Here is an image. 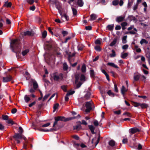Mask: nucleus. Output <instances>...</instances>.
Returning <instances> with one entry per match:
<instances>
[{
  "mask_svg": "<svg viewBox=\"0 0 150 150\" xmlns=\"http://www.w3.org/2000/svg\"><path fill=\"white\" fill-rule=\"evenodd\" d=\"M10 47L12 52L16 53V57H19V53L21 49L20 41L17 39L11 40L10 43Z\"/></svg>",
  "mask_w": 150,
  "mask_h": 150,
  "instance_id": "f257e3e1",
  "label": "nucleus"
},
{
  "mask_svg": "<svg viewBox=\"0 0 150 150\" xmlns=\"http://www.w3.org/2000/svg\"><path fill=\"white\" fill-rule=\"evenodd\" d=\"M57 119L59 121H64V122H67L70 120L76 118V117H73L66 118L64 116H58L56 117Z\"/></svg>",
  "mask_w": 150,
  "mask_h": 150,
  "instance_id": "f03ea898",
  "label": "nucleus"
},
{
  "mask_svg": "<svg viewBox=\"0 0 150 150\" xmlns=\"http://www.w3.org/2000/svg\"><path fill=\"white\" fill-rule=\"evenodd\" d=\"M85 106L86 109L85 110V112L86 113L90 112L92 109V104L91 101L86 102L85 103Z\"/></svg>",
  "mask_w": 150,
  "mask_h": 150,
  "instance_id": "7ed1b4c3",
  "label": "nucleus"
},
{
  "mask_svg": "<svg viewBox=\"0 0 150 150\" xmlns=\"http://www.w3.org/2000/svg\"><path fill=\"white\" fill-rule=\"evenodd\" d=\"M77 125L74 126L73 129L74 130L76 129L78 131L82 129V127L81 125V122L79 121L76 122Z\"/></svg>",
  "mask_w": 150,
  "mask_h": 150,
  "instance_id": "20e7f679",
  "label": "nucleus"
},
{
  "mask_svg": "<svg viewBox=\"0 0 150 150\" xmlns=\"http://www.w3.org/2000/svg\"><path fill=\"white\" fill-rule=\"evenodd\" d=\"M125 18V15H124L123 16H117L116 17L115 19V20L118 23H120L124 21Z\"/></svg>",
  "mask_w": 150,
  "mask_h": 150,
  "instance_id": "39448f33",
  "label": "nucleus"
},
{
  "mask_svg": "<svg viewBox=\"0 0 150 150\" xmlns=\"http://www.w3.org/2000/svg\"><path fill=\"white\" fill-rule=\"evenodd\" d=\"M140 130L138 128H132L129 130V132L132 134H134L137 132H139Z\"/></svg>",
  "mask_w": 150,
  "mask_h": 150,
  "instance_id": "423d86ee",
  "label": "nucleus"
},
{
  "mask_svg": "<svg viewBox=\"0 0 150 150\" xmlns=\"http://www.w3.org/2000/svg\"><path fill=\"white\" fill-rule=\"evenodd\" d=\"M12 137L14 139H22L21 134L18 133H15V134Z\"/></svg>",
  "mask_w": 150,
  "mask_h": 150,
  "instance_id": "0eeeda50",
  "label": "nucleus"
},
{
  "mask_svg": "<svg viewBox=\"0 0 150 150\" xmlns=\"http://www.w3.org/2000/svg\"><path fill=\"white\" fill-rule=\"evenodd\" d=\"M12 76L10 75L6 77H3V81L4 82H8L11 81L12 79Z\"/></svg>",
  "mask_w": 150,
  "mask_h": 150,
  "instance_id": "6e6552de",
  "label": "nucleus"
},
{
  "mask_svg": "<svg viewBox=\"0 0 150 150\" xmlns=\"http://www.w3.org/2000/svg\"><path fill=\"white\" fill-rule=\"evenodd\" d=\"M88 127L92 134H95L94 132L95 127H94L92 125H88Z\"/></svg>",
  "mask_w": 150,
  "mask_h": 150,
  "instance_id": "1a4fd4ad",
  "label": "nucleus"
},
{
  "mask_svg": "<svg viewBox=\"0 0 150 150\" xmlns=\"http://www.w3.org/2000/svg\"><path fill=\"white\" fill-rule=\"evenodd\" d=\"M23 35L24 36L28 35L32 36L34 35V34L32 32L28 30L24 32H23Z\"/></svg>",
  "mask_w": 150,
  "mask_h": 150,
  "instance_id": "9d476101",
  "label": "nucleus"
},
{
  "mask_svg": "<svg viewBox=\"0 0 150 150\" xmlns=\"http://www.w3.org/2000/svg\"><path fill=\"white\" fill-rule=\"evenodd\" d=\"M127 89H126L125 88L124 86H122L121 90V92L124 97L125 96V92H127Z\"/></svg>",
  "mask_w": 150,
  "mask_h": 150,
  "instance_id": "9b49d317",
  "label": "nucleus"
},
{
  "mask_svg": "<svg viewBox=\"0 0 150 150\" xmlns=\"http://www.w3.org/2000/svg\"><path fill=\"white\" fill-rule=\"evenodd\" d=\"M97 16L95 14H92L90 16V21H92L95 20L97 17Z\"/></svg>",
  "mask_w": 150,
  "mask_h": 150,
  "instance_id": "f8f14e48",
  "label": "nucleus"
},
{
  "mask_svg": "<svg viewBox=\"0 0 150 150\" xmlns=\"http://www.w3.org/2000/svg\"><path fill=\"white\" fill-rule=\"evenodd\" d=\"M114 24L109 25H108L106 28L108 29V30L111 31H112L114 28Z\"/></svg>",
  "mask_w": 150,
  "mask_h": 150,
  "instance_id": "ddd939ff",
  "label": "nucleus"
},
{
  "mask_svg": "<svg viewBox=\"0 0 150 150\" xmlns=\"http://www.w3.org/2000/svg\"><path fill=\"white\" fill-rule=\"evenodd\" d=\"M33 88L35 89H36L38 87V84L35 81H33Z\"/></svg>",
  "mask_w": 150,
  "mask_h": 150,
  "instance_id": "4468645a",
  "label": "nucleus"
},
{
  "mask_svg": "<svg viewBox=\"0 0 150 150\" xmlns=\"http://www.w3.org/2000/svg\"><path fill=\"white\" fill-rule=\"evenodd\" d=\"M108 144L110 146L113 147L115 145V142L114 140L111 139L109 141Z\"/></svg>",
  "mask_w": 150,
  "mask_h": 150,
  "instance_id": "2eb2a0df",
  "label": "nucleus"
},
{
  "mask_svg": "<svg viewBox=\"0 0 150 150\" xmlns=\"http://www.w3.org/2000/svg\"><path fill=\"white\" fill-rule=\"evenodd\" d=\"M102 72L105 75V76L107 79L108 80V81H109L110 80V79L109 78V76L108 75V74L106 73V71L104 69H102Z\"/></svg>",
  "mask_w": 150,
  "mask_h": 150,
  "instance_id": "dca6fc26",
  "label": "nucleus"
},
{
  "mask_svg": "<svg viewBox=\"0 0 150 150\" xmlns=\"http://www.w3.org/2000/svg\"><path fill=\"white\" fill-rule=\"evenodd\" d=\"M90 75L91 78L93 79L95 78V74L93 69H91L90 71Z\"/></svg>",
  "mask_w": 150,
  "mask_h": 150,
  "instance_id": "f3484780",
  "label": "nucleus"
},
{
  "mask_svg": "<svg viewBox=\"0 0 150 150\" xmlns=\"http://www.w3.org/2000/svg\"><path fill=\"white\" fill-rule=\"evenodd\" d=\"M117 40V39L116 38H115L113 41L109 45L111 47H113L116 44Z\"/></svg>",
  "mask_w": 150,
  "mask_h": 150,
  "instance_id": "a211bd4d",
  "label": "nucleus"
},
{
  "mask_svg": "<svg viewBox=\"0 0 150 150\" xmlns=\"http://www.w3.org/2000/svg\"><path fill=\"white\" fill-rule=\"evenodd\" d=\"M107 65L109 66H110L111 67H113L114 68H117V69L118 68H119L117 66L115 65L113 63L108 62L107 64Z\"/></svg>",
  "mask_w": 150,
  "mask_h": 150,
  "instance_id": "6ab92c4d",
  "label": "nucleus"
},
{
  "mask_svg": "<svg viewBox=\"0 0 150 150\" xmlns=\"http://www.w3.org/2000/svg\"><path fill=\"white\" fill-rule=\"evenodd\" d=\"M77 4L79 6L82 7L83 5L84 2L82 0H78Z\"/></svg>",
  "mask_w": 150,
  "mask_h": 150,
  "instance_id": "aec40b11",
  "label": "nucleus"
},
{
  "mask_svg": "<svg viewBox=\"0 0 150 150\" xmlns=\"http://www.w3.org/2000/svg\"><path fill=\"white\" fill-rule=\"evenodd\" d=\"M127 25V23L126 22H124L121 23V25L122 26V30H125V26Z\"/></svg>",
  "mask_w": 150,
  "mask_h": 150,
  "instance_id": "412c9836",
  "label": "nucleus"
},
{
  "mask_svg": "<svg viewBox=\"0 0 150 150\" xmlns=\"http://www.w3.org/2000/svg\"><path fill=\"white\" fill-rule=\"evenodd\" d=\"M63 69L64 71H66L67 70L68 68V66L66 63L63 64Z\"/></svg>",
  "mask_w": 150,
  "mask_h": 150,
  "instance_id": "4be33fe9",
  "label": "nucleus"
},
{
  "mask_svg": "<svg viewBox=\"0 0 150 150\" xmlns=\"http://www.w3.org/2000/svg\"><path fill=\"white\" fill-rule=\"evenodd\" d=\"M98 139L96 141V142L95 143V146H96L99 142V141L100 138V132H99V133L98 134Z\"/></svg>",
  "mask_w": 150,
  "mask_h": 150,
  "instance_id": "5701e85b",
  "label": "nucleus"
},
{
  "mask_svg": "<svg viewBox=\"0 0 150 150\" xmlns=\"http://www.w3.org/2000/svg\"><path fill=\"white\" fill-rule=\"evenodd\" d=\"M107 94L109 96L111 97H114L115 96V94L111 92V91L110 90L108 91L107 92Z\"/></svg>",
  "mask_w": 150,
  "mask_h": 150,
  "instance_id": "b1692460",
  "label": "nucleus"
},
{
  "mask_svg": "<svg viewBox=\"0 0 150 150\" xmlns=\"http://www.w3.org/2000/svg\"><path fill=\"white\" fill-rule=\"evenodd\" d=\"M140 106L142 109L147 108L148 107V104L145 103H140Z\"/></svg>",
  "mask_w": 150,
  "mask_h": 150,
  "instance_id": "393cba45",
  "label": "nucleus"
},
{
  "mask_svg": "<svg viewBox=\"0 0 150 150\" xmlns=\"http://www.w3.org/2000/svg\"><path fill=\"white\" fill-rule=\"evenodd\" d=\"M91 95V93L90 92H87L84 96V98L88 100L90 97Z\"/></svg>",
  "mask_w": 150,
  "mask_h": 150,
  "instance_id": "a878e982",
  "label": "nucleus"
},
{
  "mask_svg": "<svg viewBox=\"0 0 150 150\" xmlns=\"http://www.w3.org/2000/svg\"><path fill=\"white\" fill-rule=\"evenodd\" d=\"M96 137L94 138H93L92 139V140H91V144H89L88 145V146L90 147H91V148H94L95 147V146H94L93 145V144L94 143L93 140H94L95 139H96Z\"/></svg>",
  "mask_w": 150,
  "mask_h": 150,
  "instance_id": "bb28decb",
  "label": "nucleus"
},
{
  "mask_svg": "<svg viewBox=\"0 0 150 150\" xmlns=\"http://www.w3.org/2000/svg\"><path fill=\"white\" fill-rule=\"evenodd\" d=\"M53 79L55 81H57L59 79V76L56 75L55 74H53Z\"/></svg>",
  "mask_w": 150,
  "mask_h": 150,
  "instance_id": "cd10ccee",
  "label": "nucleus"
},
{
  "mask_svg": "<svg viewBox=\"0 0 150 150\" xmlns=\"http://www.w3.org/2000/svg\"><path fill=\"white\" fill-rule=\"evenodd\" d=\"M79 78V75H75V83L76 84L78 82Z\"/></svg>",
  "mask_w": 150,
  "mask_h": 150,
  "instance_id": "c85d7f7f",
  "label": "nucleus"
},
{
  "mask_svg": "<svg viewBox=\"0 0 150 150\" xmlns=\"http://www.w3.org/2000/svg\"><path fill=\"white\" fill-rule=\"evenodd\" d=\"M81 70V71L82 73H84L86 72V67L85 64H84L82 65Z\"/></svg>",
  "mask_w": 150,
  "mask_h": 150,
  "instance_id": "c756f323",
  "label": "nucleus"
},
{
  "mask_svg": "<svg viewBox=\"0 0 150 150\" xmlns=\"http://www.w3.org/2000/svg\"><path fill=\"white\" fill-rule=\"evenodd\" d=\"M112 53L110 54V56L111 57H114L116 56V53L115 51L112 50Z\"/></svg>",
  "mask_w": 150,
  "mask_h": 150,
  "instance_id": "7c9ffc66",
  "label": "nucleus"
},
{
  "mask_svg": "<svg viewBox=\"0 0 150 150\" xmlns=\"http://www.w3.org/2000/svg\"><path fill=\"white\" fill-rule=\"evenodd\" d=\"M12 4L11 2L8 3L7 1L5 3L4 5V6H6L7 7H10L11 6Z\"/></svg>",
  "mask_w": 150,
  "mask_h": 150,
  "instance_id": "2f4dec72",
  "label": "nucleus"
},
{
  "mask_svg": "<svg viewBox=\"0 0 150 150\" xmlns=\"http://www.w3.org/2000/svg\"><path fill=\"white\" fill-rule=\"evenodd\" d=\"M59 105V104L58 103H56L54 104L53 107L54 109L53 112H54L58 108Z\"/></svg>",
  "mask_w": 150,
  "mask_h": 150,
  "instance_id": "473e14b6",
  "label": "nucleus"
},
{
  "mask_svg": "<svg viewBox=\"0 0 150 150\" xmlns=\"http://www.w3.org/2000/svg\"><path fill=\"white\" fill-rule=\"evenodd\" d=\"M95 50L98 52H100L101 50V48L99 46L97 45L94 47Z\"/></svg>",
  "mask_w": 150,
  "mask_h": 150,
  "instance_id": "72a5a7b5",
  "label": "nucleus"
},
{
  "mask_svg": "<svg viewBox=\"0 0 150 150\" xmlns=\"http://www.w3.org/2000/svg\"><path fill=\"white\" fill-rule=\"evenodd\" d=\"M140 43L141 45H142L143 43L146 44H148V42L145 39H142L140 42Z\"/></svg>",
  "mask_w": 150,
  "mask_h": 150,
  "instance_id": "f704fd0d",
  "label": "nucleus"
},
{
  "mask_svg": "<svg viewBox=\"0 0 150 150\" xmlns=\"http://www.w3.org/2000/svg\"><path fill=\"white\" fill-rule=\"evenodd\" d=\"M140 75H136L134 76V80L136 81H137L139 79Z\"/></svg>",
  "mask_w": 150,
  "mask_h": 150,
  "instance_id": "c9c22d12",
  "label": "nucleus"
},
{
  "mask_svg": "<svg viewBox=\"0 0 150 150\" xmlns=\"http://www.w3.org/2000/svg\"><path fill=\"white\" fill-rule=\"evenodd\" d=\"M128 54L127 53H125L124 54L122 53L121 55V57L123 59H125L128 56Z\"/></svg>",
  "mask_w": 150,
  "mask_h": 150,
  "instance_id": "e433bc0d",
  "label": "nucleus"
},
{
  "mask_svg": "<svg viewBox=\"0 0 150 150\" xmlns=\"http://www.w3.org/2000/svg\"><path fill=\"white\" fill-rule=\"evenodd\" d=\"M30 99V98L27 95H26L24 97V100L26 102L28 103Z\"/></svg>",
  "mask_w": 150,
  "mask_h": 150,
  "instance_id": "4c0bfd02",
  "label": "nucleus"
},
{
  "mask_svg": "<svg viewBox=\"0 0 150 150\" xmlns=\"http://www.w3.org/2000/svg\"><path fill=\"white\" fill-rule=\"evenodd\" d=\"M128 18L130 19V21H132V20L135 21L136 20L135 17L132 15L129 16Z\"/></svg>",
  "mask_w": 150,
  "mask_h": 150,
  "instance_id": "58836bf2",
  "label": "nucleus"
},
{
  "mask_svg": "<svg viewBox=\"0 0 150 150\" xmlns=\"http://www.w3.org/2000/svg\"><path fill=\"white\" fill-rule=\"evenodd\" d=\"M37 129L39 131L41 132H49L48 129H43L41 128H38Z\"/></svg>",
  "mask_w": 150,
  "mask_h": 150,
  "instance_id": "ea45409f",
  "label": "nucleus"
},
{
  "mask_svg": "<svg viewBox=\"0 0 150 150\" xmlns=\"http://www.w3.org/2000/svg\"><path fill=\"white\" fill-rule=\"evenodd\" d=\"M72 9L73 15L74 16H76L77 14V11L76 9L74 8H72Z\"/></svg>",
  "mask_w": 150,
  "mask_h": 150,
  "instance_id": "a19ab883",
  "label": "nucleus"
},
{
  "mask_svg": "<svg viewBox=\"0 0 150 150\" xmlns=\"http://www.w3.org/2000/svg\"><path fill=\"white\" fill-rule=\"evenodd\" d=\"M132 103L134 106L135 107H137L139 106H140V103H139L133 101L132 102Z\"/></svg>",
  "mask_w": 150,
  "mask_h": 150,
  "instance_id": "79ce46f5",
  "label": "nucleus"
},
{
  "mask_svg": "<svg viewBox=\"0 0 150 150\" xmlns=\"http://www.w3.org/2000/svg\"><path fill=\"white\" fill-rule=\"evenodd\" d=\"M86 77L83 74H81V75L80 80L81 81H85Z\"/></svg>",
  "mask_w": 150,
  "mask_h": 150,
  "instance_id": "37998d69",
  "label": "nucleus"
},
{
  "mask_svg": "<svg viewBox=\"0 0 150 150\" xmlns=\"http://www.w3.org/2000/svg\"><path fill=\"white\" fill-rule=\"evenodd\" d=\"M29 52L28 49H26L24 51H22V54L23 56L25 55Z\"/></svg>",
  "mask_w": 150,
  "mask_h": 150,
  "instance_id": "c03bdc74",
  "label": "nucleus"
},
{
  "mask_svg": "<svg viewBox=\"0 0 150 150\" xmlns=\"http://www.w3.org/2000/svg\"><path fill=\"white\" fill-rule=\"evenodd\" d=\"M6 122L8 124L13 125L15 124L14 122L12 120H9L6 121Z\"/></svg>",
  "mask_w": 150,
  "mask_h": 150,
  "instance_id": "a18cd8bd",
  "label": "nucleus"
},
{
  "mask_svg": "<svg viewBox=\"0 0 150 150\" xmlns=\"http://www.w3.org/2000/svg\"><path fill=\"white\" fill-rule=\"evenodd\" d=\"M119 4V1L117 0H114L112 1V5L114 6H117Z\"/></svg>",
  "mask_w": 150,
  "mask_h": 150,
  "instance_id": "49530a36",
  "label": "nucleus"
},
{
  "mask_svg": "<svg viewBox=\"0 0 150 150\" xmlns=\"http://www.w3.org/2000/svg\"><path fill=\"white\" fill-rule=\"evenodd\" d=\"M75 91H70L68 92L67 94V96H69L70 95H71L74 93Z\"/></svg>",
  "mask_w": 150,
  "mask_h": 150,
  "instance_id": "de8ad7c7",
  "label": "nucleus"
},
{
  "mask_svg": "<svg viewBox=\"0 0 150 150\" xmlns=\"http://www.w3.org/2000/svg\"><path fill=\"white\" fill-rule=\"evenodd\" d=\"M2 118L4 120H8L9 117L6 115H2Z\"/></svg>",
  "mask_w": 150,
  "mask_h": 150,
  "instance_id": "09e8293b",
  "label": "nucleus"
},
{
  "mask_svg": "<svg viewBox=\"0 0 150 150\" xmlns=\"http://www.w3.org/2000/svg\"><path fill=\"white\" fill-rule=\"evenodd\" d=\"M47 34V32L46 30L44 31L42 33V36L43 38H45Z\"/></svg>",
  "mask_w": 150,
  "mask_h": 150,
  "instance_id": "8fccbe9b",
  "label": "nucleus"
},
{
  "mask_svg": "<svg viewBox=\"0 0 150 150\" xmlns=\"http://www.w3.org/2000/svg\"><path fill=\"white\" fill-rule=\"evenodd\" d=\"M23 130L21 127H19L18 132L19 133L21 134H22V133L23 132Z\"/></svg>",
  "mask_w": 150,
  "mask_h": 150,
  "instance_id": "3c124183",
  "label": "nucleus"
},
{
  "mask_svg": "<svg viewBox=\"0 0 150 150\" xmlns=\"http://www.w3.org/2000/svg\"><path fill=\"white\" fill-rule=\"evenodd\" d=\"M127 36H124L122 38V41L123 43H126L127 42L126 39L127 38Z\"/></svg>",
  "mask_w": 150,
  "mask_h": 150,
  "instance_id": "603ef678",
  "label": "nucleus"
},
{
  "mask_svg": "<svg viewBox=\"0 0 150 150\" xmlns=\"http://www.w3.org/2000/svg\"><path fill=\"white\" fill-rule=\"evenodd\" d=\"M82 84V83L81 82H78L76 84V88H79L81 86Z\"/></svg>",
  "mask_w": 150,
  "mask_h": 150,
  "instance_id": "864d4df0",
  "label": "nucleus"
},
{
  "mask_svg": "<svg viewBox=\"0 0 150 150\" xmlns=\"http://www.w3.org/2000/svg\"><path fill=\"white\" fill-rule=\"evenodd\" d=\"M62 33L63 35V36L64 37L68 34V32L66 31L63 30L62 31Z\"/></svg>",
  "mask_w": 150,
  "mask_h": 150,
  "instance_id": "5fc2aeb1",
  "label": "nucleus"
},
{
  "mask_svg": "<svg viewBox=\"0 0 150 150\" xmlns=\"http://www.w3.org/2000/svg\"><path fill=\"white\" fill-rule=\"evenodd\" d=\"M54 118L55 121L53 125V127H55V125L57 124V122L58 121V120L57 119L56 117H55Z\"/></svg>",
  "mask_w": 150,
  "mask_h": 150,
  "instance_id": "6e6d98bb",
  "label": "nucleus"
},
{
  "mask_svg": "<svg viewBox=\"0 0 150 150\" xmlns=\"http://www.w3.org/2000/svg\"><path fill=\"white\" fill-rule=\"evenodd\" d=\"M62 17H64L67 21H68L69 20V18L68 16L66 14H64L62 16Z\"/></svg>",
  "mask_w": 150,
  "mask_h": 150,
  "instance_id": "4d7b16f0",
  "label": "nucleus"
},
{
  "mask_svg": "<svg viewBox=\"0 0 150 150\" xmlns=\"http://www.w3.org/2000/svg\"><path fill=\"white\" fill-rule=\"evenodd\" d=\"M50 94H47L46 95L43 97L42 101H44L45 100H46L47 98L50 96Z\"/></svg>",
  "mask_w": 150,
  "mask_h": 150,
  "instance_id": "13d9d810",
  "label": "nucleus"
},
{
  "mask_svg": "<svg viewBox=\"0 0 150 150\" xmlns=\"http://www.w3.org/2000/svg\"><path fill=\"white\" fill-rule=\"evenodd\" d=\"M61 88L64 92H67V88H66V86H62Z\"/></svg>",
  "mask_w": 150,
  "mask_h": 150,
  "instance_id": "bf43d9fd",
  "label": "nucleus"
},
{
  "mask_svg": "<svg viewBox=\"0 0 150 150\" xmlns=\"http://www.w3.org/2000/svg\"><path fill=\"white\" fill-rule=\"evenodd\" d=\"M50 125V122L47 123L45 124H44L40 126L42 127H46L49 126Z\"/></svg>",
  "mask_w": 150,
  "mask_h": 150,
  "instance_id": "052dcab7",
  "label": "nucleus"
},
{
  "mask_svg": "<svg viewBox=\"0 0 150 150\" xmlns=\"http://www.w3.org/2000/svg\"><path fill=\"white\" fill-rule=\"evenodd\" d=\"M110 73L112 74V76L114 77H115L117 76L116 74L113 71H110Z\"/></svg>",
  "mask_w": 150,
  "mask_h": 150,
  "instance_id": "680f3d73",
  "label": "nucleus"
},
{
  "mask_svg": "<svg viewBox=\"0 0 150 150\" xmlns=\"http://www.w3.org/2000/svg\"><path fill=\"white\" fill-rule=\"evenodd\" d=\"M17 111V109L16 108H13L11 110V113L12 114L15 113Z\"/></svg>",
  "mask_w": 150,
  "mask_h": 150,
  "instance_id": "e2e57ef3",
  "label": "nucleus"
},
{
  "mask_svg": "<svg viewBox=\"0 0 150 150\" xmlns=\"http://www.w3.org/2000/svg\"><path fill=\"white\" fill-rule=\"evenodd\" d=\"M93 124L95 126H97L99 125L98 122L97 120H95L93 122Z\"/></svg>",
  "mask_w": 150,
  "mask_h": 150,
  "instance_id": "0e129e2a",
  "label": "nucleus"
},
{
  "mask_svg": "<svg viewBox=\"0 0 150 150\" xmlns=\"http://www.w3.org/2000/svg\"><path fill=\"white\" fill-rule=\"evenodd\" d=\"M43 106V103H42L41 104L38 105V108L39 110H40L42 107Z\"/></svg>",
  "mask_w": 150,
  "mask_h": 150,
  "instance_id": "69168bd1",
  "label": "nucleus"
},
{
  "mask_svg": "<svg viewBox=\"0 0 150 150\" xmlns=\"http://www.w3.org/2000/svg\"><path fill=\"white\" fill-rule=\"evenodd\" d=\"M95 43L96 44L100 45L101 44V42L99 40L97 39L96 40Z\"/></svg>",
  "mask_w": 150,
  "mask_h": 150,
  "instance_id": "338daca9",
  "label": "nucleus"
},
{
  "mask_svg": "<svg viewBox=\"0 0 150 150\" xmlns=\"http://www.w3.org/2000/svg\"><path fill=\"white\" fill-rule=\"evenodd\" d=\"M72 137L73 138H74L77 140H78L79 139V137L77 135H75L73 136Z\"/></svg>",
  "mask_w": 150,
  "mask_h": 150,
  "instance_id": "774afa93",
  "label": "nucleus"
}]
</instances>
